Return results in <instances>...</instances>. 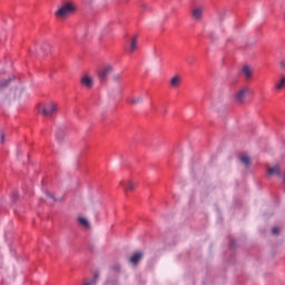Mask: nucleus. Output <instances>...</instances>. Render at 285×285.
Masks as SVG:
<instances>
[{
    "label": "nucleus",
    "instance_id": "412c9836",
    "mask_svg": "<svg viewBox=\"0 0 285 285\" xmlns=\"http://www.w3.org/2000/svg\"><path fill=\"white\" fill-rule=\"evenodd\" d=\"M1 144H6V136L1 134Z\"/></svg>",
    "mask_w": 285,
    "mask_h": 285
},
{
    "label": "nucleus",
    "instance_id": "b1692460",
    "mask_svg": "<svg viewBox=\"0 0 285 285\" xmlns=\"http://www.w3.org/2000/svg\"><path fill=\"white\" fill-rule=\"evenodd\" d=\"M51 198H52V196L51 195H49Z\"/></svg>",
    "mask_w": 285,
    "mask_h": 285
},
{
    "label": "nucleus",
    "instance_id": "9d476101",
    "mask_svg": "<svg viewBox=\"0 0 285 285\" xmlns=\"http://www.w3.org/2000/svg\"><path fill=\"white\" fill-rule=\"evenodd\" d=\"M242 72H243L245 79H252L253 70H250V67L244 66L243 69H242Z\"/></svg>",
    "mask_w": 285,
    "mask_h": 285
},
{
    "label": "nucleus",
    "instance_id": "dca6fc26",
    "mask_svg": "<svg viewBox=\"0 0 285 285\" xmlns=\"http://www.w3.org/2000/svg\"><path fill=\"white\" fill-rule=\"evenodd\" d=\"M8 86H10V79L0 80V90H3V88H8Z\"/></svg>",
    "mask_w": 285,
    "mask_h": 285
},
{
    "label": "nucleus",
    "instance_id": "6ab92c4d",
    "mask_svg": "<svg viewBox=\"0 0 285 285\" xmlns=\"http://www.w3.org/2000/svg\"><path fill=\"white\" fill-rule=\"evenodd\" d=\"M279 233V227H273L272 228V234L277 235Z\"/></svg>",
    "mask_w": 285,
    "mask_h": 285
},
{
    "label": "nucleus",
    "instance_id": "7ed1b4c3",
    "mask_svg": "<svg viewBox=\"0 0 285 285\" xmlns=\"http://www.w3.org/2000/svg\"><path fill=\"white\" fill-rule=\"evenodd\" d=\"M112 70H114L112 66L107 65L98 71V79H99L100 83H105V81H107V79H108L109 75H111Z\"/></svg>",
    "mask_w": 285,
    "mask_h": 285
},
{
    "label": "nucleus",
    "instance_id": "aec40b11",
    "mask_svg": "<svg viewBox=\"0 0 285 285\" xmlns=\"http://www.w3.org/2000/svg\"><path fill=\"white\" fill-rule=\"evenodd\" d=\"M114 81H121V75H115L114 76Z\"/></svg>",
    "mask_w": 285,
    "mask_h": 285
},
{
    "label": "nucleus",
    "instance_id": "4be33fe9",
    "mask_svg": "<svg viewBox=\"0 0 285 285\" xmlns=\"http://www.w3.org/2000/svg\"><path fill=\"white\" fill-rule=\"evenodd\" d=\"M281 67L283 68V70H285V60L281 61Z\"/></svg>",
    "mask_w": 285,
    "mask_h": 285
},
{
    "label": "nucleus",
    "instance_id": "20e7f679",
    "mask_svg": "<svg viewBox=\"0 0 285 285\" xmlns=\"http://www.w3.org/2000/svg\"><path fill=\"white\" fill-rule=\"evenodd\" d=\"M204 17V7H194L191 9V19H194V21H202Z\"/></svg>",
    "mask_w": 285,
    "mask_h": 285
},
{
    "label": "nucleus",
    "instance_id": "a211bd4d",
    "mask_svg": "<svg viewBox=\"0 0 285 285\" xmlns=\"http://www.w3.org/2000/svg\"><path fill=\"white\" fill-rule=\"evenodd\" d=\"M240 161H242V164H245L246 166H250V158L248 156H242Z\"/></svg>",
    "mask_w": 285,
    "mask_h": 285
},
{
    "label": "nucleus",
    "instance_id": "2eb2a0df",
    "mask_svg": "<svg viewBox=\"0 0 285 285\" xmlns=\"http://www.w3.org/2000/svg\"><path fill=\"white\" fill-rule=\"evenodd\" d=\"M97 279H99V274H95L94 278L90 281H85L83 285H95V284H97Z\"/></svg>",
    "mask_w": 285,
    "mask_h": 285
},
{
    "label": "nucleus",
    "instance_id": "5701e85b",
    "mask_svg": "<svg viewBox=\"0 0 285 285\" xmlns=\"http://www.w3.org/2000/svg\"><path fill=\"white\" fill-rule=\"evenodd\" d=\"M232 248H233V243H230V245H229Z\"/></svg>",
    "mask_w": 285,
    "mask_h": 285
},
{
    "label": "nucleus",
    "instance_id": "f3484780",
    "mask_svg": "<svg viewBox=\"0 0 285 285\" xmlns=\"http://www.w3.org/2000/svg\"><path fill=\"white\" fill-rule=\"evenodd\" d=\"M141 101V97L138 98H129L128 104H131L132 106L139 104Z\"/></svg>",
    "mask_w": 285,
    "mask_h": 285
},
{
    "label": "nucleus",
    "instance_id": "0eeeda50",
    "mask_svg": "<svg viewBox=\"0 0 285 285\" xmlns=\"http://www.w3.org/2000/svg\"><path fill=\"white\" fill-rule=\"evenodd\" d=\"M81 86H85V88H92L95 81L89 76H83L80 80Z\"/></svg>",
    "mask_w": 285,
    "mask_h": 285
},
{
    "label": "nucleus",
    "instance_id": "6e6552de",
    "mask_svg": "<svg viewBox=\"0 0 285 285\" xmlns=\"http://www.w3.org/2000/svg\"><path fill=\"white\" fill-rule=\"evenodd\" d=\"M137 50V36H134L130 40L129 47L127 48V51H129L130 55Z\"/></svg>",
    "mask_w": 285,
    "mask_h": 285
},
{
    "label": "nucleus",
    "instance_id": "ddd939ff",
    "mask_svg": "<svg viewBox=\"0 0 285 285\" xmlns=\"http://www.w3.org/2000/svg\"><path fill=\"white\" fill-rule=\"evenodd\" d=\"M78 222L83 228H90V223L85 217H78Z\"/></svg>",
    "mask_w": 285,
    "mask_h": 285
},
{
    "label": "nucleus",
    "instance_id": "423d86ee",
    "mask_svg": "<svg viewBox=\"0 0 285 285\" xmlns=\"http://www.w3.org/2000/svg\"><path fill=\"white\" fill-rule=\"evenodd\" d=\"M121 188H124L125 193H128V190H135L137 188V183H132L130 180H122L120 181Z\"/></svg>",
    "mask_w": 285,
    "mask_h": 285
},
{
    "label": "nucleus",
    "instance_id": "9b49d317",
    "mask_svg": "<svg viewBox=\"0 0 285 285\" xmlns=\"http://www.w3.org/2000/svg\"><path fill=\"white\" fill-rule=\"evenodd\" d=\"M141 257H144V253H141V252L135 253V254L130 257V263H131V264H139V259H141Z\"/></svg>",
    "mask_w": 285,
    "mask_h": 285
},
{
    "label": "nucleus",
    "instance_id": "f8f14e48",
    "mask_svg": "<svg viewBox=\"0 0 285 285\" xmlns=\"http://www.w3.org/2000/svg\"><path fill=\"white\" fill-rule=\"evenodd\" d=\"M268 175L273 176V175H276L277 177H279V175H282V171L279 170V166H274V167H271L268 170H267Z\"/></svg>",
    "mask_w": 285,
    "mask_h": 285
},
{
    "label": "nucleus",
    "instance_id": "1a4fd4ad",
    "mask_svg": "<svg viewBox=\"0 0 285 285\" xmlns=\"http://www.w3.org/2000/svg\"><path fill=\"white\" fill-rule=\"evenodd\" d=\"M170 86L171 88H179V86H181V77L179 76H174L170 79Z\"/></svg>",
    "mask_w": 285,
    "mask_h": 285
},
{
    "label": "nucleus",
    "instance_id": "f257e3e1",
    "mask_svg": "<svg viewBox=\"0 0 285 285\" xmlns=\"http://www.w3.org/2000/svg\"><path fill=\"white\" fill-rule=\"evenodd\" d=\"M77 10L72 2H67L62 4L58 10L55 11L56 19H66V17L72 14Z\"/></svg>",
    "mask_w": 285,
    "mask_h": 285
},
{
    "label": "nucleus",
    "instance_id": "39448f33",
    "mask_svg": "<svg viewBox=\"0 0 285 285\" xmlns=\"http://www.w3.org/2000/svg\"><path fill=\"white\" fill-rule=\"evenodd\" d=\"M250 90L248 87L242 88L237 94H236V101L237 104H244V100L246 99V95H248Z\"/></svg>",
    "mask_w": 285,
    "mask_h": 285
},
{
    "label": "nucleus",
    "instance_id": "4468645a",
    "mask_svg": "<svg viewBox=\"0 0 285 285\" xmlns=\"http://www.w3.org/2000/svg\"><path fill=\"white\" fill-rule=\"evenodd\" d=\"M276 90H284L285 88V77H283L278 82L275 83Z\"/></svg>",
    "mask_w": 285,
    "mask_h": 285
},
{
    "label": "nucleus",
    "instance_id": "f03ea898",
    "mask_svg": "<svg viewBox=\"0 0 285 285\" xmlns=\"http://www.w3.org/2000/svg\"><path fill=\"white\" fill-rule=\"evenodd\" d=\"M59 110V107L55 102H48L43 107L39 108L38 111L45 117H50Z\"/></svg>",
    "mask_w": 285,
    "mask_h": 285
}]
</instances>
